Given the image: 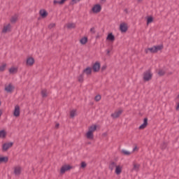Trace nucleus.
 Segmentation results:
<instances>
[{
	"mask_svg": "<svg viewBox=\"0 0 179 179\" xmlns=\"http://www.w3.org/2000/svg\"><path fill=\"white\" fill-rule=\"evenodd\" d=\"M71 169H72V166L69 165H64L60 169V173L61 174H65V172L71 170Z\"/></svg>",
	"mask_w": 179,
	"mask_h": 179,
	"instance_id": "6",
	"label": "nucleus"
},
{
	"mask_svg": "<svg viewBox=\"0 0 179 179\" xmlns=\"http://www.w3.org/2000/svg\"><path fill=\"white\" fill-rule=\"evenodd\" d=\"M60 2H61V1L54 0V1H53V5H57V4H58V5H62V3H60Z\"/></svg>",
	"mask_w": 179,
	"mask_h": 179,
	"instance_id": "36",
	"label": "nucleus"
},
{
	"mask_svg": "<svg viewBox=\"0 0 179 179\" xmlns=\"http://www.w3.org/2000/svg\"><path fill=\"white\" fill-rule=\"evenodd\" d=\"M96 129H97V126L96 125H92L89 128V131L92 132L93 134V132H94V131H96Z\"/></svg>",
	"mask_w": 179,
	"mask_h": 179,
	"instance_id": "22",
	"label": "nucleus"
},
{
	"mask_svg": "<svg viewBox=\"0 0 179 179\" xmlns=\"http://www.w3.org/2000/svg\"><path fill=\"white\" fill-rule=\"evenodd\" d=\"M106 38L107 40H109V41H114V40H115V37L113 34H109Z\"/></svg>",
	"mask_w": 179,
	"mask_h": 179,
	"instance_id": "20",
	"label": "nucleus"
},
{
	"mask_svg": "<svg viewBox=\"0 0 179 179\" xmlns=\"http://www.w3.org/2000/svg\"><path fill=\"white\" fill-rule=\"evenodd\" d=\"M59 124H56V125H55V128H59Z\"/></svg>",
	"mask_w": 179,
	"mask_h": 179,
	"instance_id": "46",
	"label": "nucleus"
},
{
	"mask_svg": "<svg viewBox=\"0 0 179 179\" xmlns=\"http://www.w3.org/2000/svg\"><path fill=\"white\" fill-rule=\"evenodd\" d=\"M153 76V74H152V71L150 70H148L145 72L143 73V80L145 82H149L152 79V77Z\"/></svg>",
	"mask_w": 179,
	"mask_h": 179,
	"instance_id": "2",
	"label": "nucleus"
},
{
	"mask_svg": "<svg viewBox=\"0 0 179 179\" xmlns=\"http://www.w3.org/2000/svg\"><path fill=\"white\" fill-rule=\"evenodd\" d=\"M166 73V71L163 70V69H159L158 71V75L159 76H163L164 74Z\"/></svg>",
	"mask_w": 179,
	"mask_h": 179,
	"instance_id": "30",
	"label": "nucleus"
},
{
	"mask_svg": "<svg viewBox=\"0 0 179 179\" xmlns=\"http://www.w3.org/2000/svg\"><path fill=\"white\" fill-rule=\"evenodd\" d=\"M87 164H86V162H81V167L82 169H85V167H86Z\"/></svg>",
	"mask_w": 179,
	"mask_h": 179,
	"instance_id": "39",
	"label": "nucleus"
},
{
	"mask_svg": "<svg viewBox=\"0 0 179 179\" xmlns=\"http://www.w3.org/2000/svg\"><path fill=\"white\" fill-rule=\"evenodd\" d=\"M100 62H95L93 66H92V69L94 71V72H99V71H100Z\"/></svg>",
	"mask_w": 179,
	"mask_h": 179,
	"instance_id": "9",
	"label": "nucleus"
},
{
	"mask_svg": "<svg viewBox=\"0 0 179 179\" xmlns=\"http://www.w3.org/2000/svg\"><path fill=\"white\" fill-rule=\"evenodd\" d=\"M9 72H10V73H16L17 72V68H16V67H11L9 69Z\"/></svg>",
	"mask_w": 179,
	"mask_h": 179,
	"instance_id": "24",
	"label": "nucleus"
},
{
	"mask_svg": "<svg viewBox=\"0 0 179 179\" xmlns=\"http://www.w3.org/2000/svg\"><path fill=\"white\" fill-rule=\"evenodd\" d=\"M139 167H141V165L138 164H134L132 171H139Z\"/></svg>",
	"mask_w": 179,
	"mask_h": 179,
	"instance_id": "18",
	"label": "nucleus"
},
{
	"mask_svg": "<svg viewBox=\"0 0 179 179\" xmlns=\"http://www.w3.org/2000/svg\"><path fill=\"white\" fill-rule=\"evenodd\" d=\"M101 11V6L99 5V4H96L95 6H94V7L92 8V12L94 13H99V12Z\"/></svg>",
	"mask_w": 179,
	"mask_h": 179,
	"instance_id": "7",
	"label": "nucleus"
},
{
	"mask_svg": "<svg viewBox=\"0 0 179 179\" xmlns=\"http://www.w3.org/2000/svg\"><path fill=\"white\" fill-rule=\"evenodd\" d=\"M6 92H7V93H11V92H13V86H12V84H9L8 86L5 87Z\"/></svg>",
	"mask_w": 179,
	"mask_h": 179,
	"instance_id": "14",
	"label": "nucleus"
},
{
	"mask_svg": "<svg viewBox=\"0 0 179 179\" xmlns=\"http://www.w3.org/2000/svg\"><path fill=\"white\" fill-rule=\"evenodd\" d=\"M123 112L124 110H122V109H119L118 110H116L115 113H112L110 117H112L113 119L118 118Z\"/></svg>",
	"mask_w": 179,
	"mask_h": 179,
	"instance_id": "4",
	"label": "nucleus"
},
{
	"mask_svg": "<svg viewBox=\"0 0 179 179\" xmlns=\"http://www.w3.org/2000/svg\"><path fill=\"white\" fill-rule=\"evenodd\" d=\"M161 50H163V45H159L153 46L152 48H149L145 50V52L148 54L149 51H150L152 53L155 54L158 51H161Z\"/></svg>",
	"mask_w": 179,
	"mask_h": 179,
	"instance_id": "1",
	"label": "nucleus"
},
{
	"mask_svg": "<svg viewBox=\"0 0 179 179\" xmlns=\"http://www.w3.org/2000/svg\"><path fill=\"white\" fill-rule=\"evenodd\" d=\"M0 106H1V102H0Z\"/></svg>",
	"mask_w": 179,
	"mask_h": 179,
	"instance_id": "54",
	"label": "nucleus"
},
{
	"mask_svg": "<svg viewBox=\"0 0 179 179\" xmlns=\"http://www.w3.org/2000/svg\"><path fill=\"white\" fill-rule=\"evenodd\" d=\"M121 152L123 155H124V156H129V155H131V152L127 150H122Z\"/></svg>",
	"mask_w": 179,
	"mask_h": 179,
	"instance_id": "27",
	"label": "nucleus"
},
{
	"mask_svg": "<svg viewBox=\"0 0 179 179\" xmlns=\"http://www.w3.org/2000/svg\"><path fill=\"white\" fill-rule=\"evenodd\" d=\"M176 110H179V103H178V106L176 107Z\"/></svg>",
	"mask_w": 179,
	"mask_h": 179,
	"instance_id": "47",
	"label": "nucleus"
},
{
	"mask_svg": "<svg viewBox=\"0 0 179 179\" xmlns=\"http://www.w3.org/2000/svg\"><path fill=\"white\" fill-rule=\"evenodd\" d=\"M21 173H22V168L20 166H15L14 168L15 176H20Z\"/></svg>",
	"mask_w": 179,
	"mask_h": 179,
	"instance_id": "12",
	"label": "nucleus"
},
{
	"mask_svg": "<svg viewBox=\"0 0 179 179\" xmlns=\"http://www.w3.org/2000/svg\"><path fill=\"white\" fill-rule=\"evenodd\" d=\"M6 136V132H5V130H1L0 138H5Z\"/></svg>",
	"mask_w": 179,
	"mask_h": 179,
	"instance_id": "29",
	"label": "nucleus"
},
{
	"mask_svg": "<svg viewBox=\"0 0 179 179\" xmlns=\"http://www.w3.org/2000/svg\"><path fill=\"white\" fill-rule=\"evenodd\" d=\"M66 27L67 29H75V27H76V25L75 24V23H68L66 24Z\"/></svg>",
	"mask_w": 179,
	"mask_h": 179,
	"instance_id": "21",
	"label": "nucleus"
},
{
	"mask_svg": "<svg viewBox=\"0 0 179 179\" xmlns=\"http://www.w3.org/2000/svg\"><path fill=\"white\" fill-rule=\"evenodd\" d=\"M14 117H19L20 115V107L19 106H15V110H14Z\"/></svg>",
	"mask_w": 179,
	"mask_h": 179,
	"instance_id": "10",
	"label": "nucleus"
},
{
	"mask_svg": "<svg viewBox=\"0 0 179 179\" xmlns=\"http://www.w3.org/2000/svg\"><path fill=\"white\" fill-rule=\"evenodd\" d=\"M12 146H13V143L12 142L4 143L2 146L3 152H6V150L10 149V148H12Z\"/></svg>",
	"mask_w": 179,
	"mask_h": 179,
	"instance_id": "5",
	"label": "nucleus"
},
{
	"mask_svg": "<svg viewBox=\"0 0 179 179\" xmlns=\"http://www.w3.org/2000/svg\"><path fill=\"white\" fill-rule=\"evenodd\" d=\"M152 22H153V17H148L147 19V24H149L150 23H152Z\"/></svg>",
	"mask_w": 179,
	"mask_h": 179,
	"instance_id": "33",
	"label": "nucleus"
},
{
	"mask_svg": "<svg viewBox=\"0 0 179 179\" xmlns=\"http://www.w3.org/2000/svg\"><path fill=\"white\" fill-rule=\"evenodd\" d=\"M138 2H141V1H143V0H138Z\"/></svg>",
	"mask_w": 179,
	"mask_h": 179,
	"instance_id": "51",
	"label": "nucleus"
},
{
	"mask_svg": "<svg viewBox=\"0 0 179 179\" xmlns=\"http://www.w3.org/2000/svg\"><path fill=\"white\" fill-rule=\"evenodd\" d=\"M78 2H80V0H72L71 4L75 5V3H78Z\"/></svg>",
	"mask_w": 179,
	"mask_h": 179,
	"instance_id": "38",
	"label": "nucleus"
},
{
	"mask_svg": "<svg viewBox=\"0 0 179 179\" xmlns=\"http://www.w3.org/2000/svg\"><path fill=\"white\" fill-rule=\"evenodd\" d=\"M106 68H107L106 66H103L101 67V71H106Z\"/></svg>",
	"mask_w": 179,
	"mask_h": 179,
	"instance_id": "44",
	"label": "nucleus"
},
{
	"mask_svg": "<svg viewBox=\"0 0 179 179\" xmlns=\"http://www.w3.org/2000/svg\"><path fill=\"white\" fill-rule=\"evenodd\" d=\"M78 82H80V83H82V82H83L84 78H83V73L80 75L78 78Z\"/></svg>",
	"mask_w": 179,
	"mask_h": 179,
	"instance_id": "31",
	"label": "nucleus"
},
{
	"mask_svg": "<svg viewBox=\"0 0 179 179\" xmlns=\"http://www.w3.org/2000/svg\"><path fill=\"white\" fill-rule=\"evenodd\" d=\"M122 171V167H121L120 166H116L115 173L117 176H120V174H121Z\"/></svg>",
	"mask_w": 179,
	"mask_h": 179,
	"instance_id": "16",
	"label": "nucleus"
},
{
	"mask_svg": "<svg viewBox=\"0 0 179 179\" xmlns=\"http://www.w3.org/2000/svg\"><path fill=\"white\" fill-rule=\"evenodd\" d=\"M106 55H110V50H106Z\"/></svg>",
	"mask_w": 179,
	"mask_h": 179,
	"instance_id": "45",
	"label": "nucleus"
},
{
	"mask_svg": "<svg viewBox=\"0 0 179 179\" xmlns=\"http://www.w3.org/2000/svg\"><path fill=\"white\" fill-rule=\"evenodd\" d=\"M39 13L42 17H46V16H48V15L47 11H45V10H41Z\"/></svg>",
	"mask_w": 179,
	"mask_h": 179,
	"instance_id": "19",
	"label": "nucleus"
},
{
	"mask_svg": "<svg viewBox=\"0 0 179 179\" xmlns=\"http://www.w3.org/2000/svg\"><path fill=\"white\" fill-rule=\"evenodd\" d=\"M85 73L87 76H90L92 75V68L91 67H87L83 71V74Z\"/></svg>",
	"mask_w": 179,
	"mask_h": 179,
	"instance_id": "11",
	"label": "nucleus"
},
{
	"mask_svg": "<svg viewBox=\"0 0 179 179\" xmlns=\"http://www.w3.org/2000/svg\"><path fill=\"white\" fill-rule=\"evenodd\" d=\"M148 127V118L145 117L143 121V124L140 125L139 129H145V127Z\"/></svg>",
	"mask_w": 179,
	"mask_h": 179,
	"instance_id": "15",
	"label": "nucleus"
},
{
	"mask_svg": "<svg viewBox=\"0 0 179 179\" xmlns=\"http://www.w3.org/2000/svg\"><path fill=\"white\" fill-rule=\"evenodd\" d=\"M120 29L122 33H125L128 30V25L123 22L120 24Z\"/></svg>",
	"mask_w": 179,
	"mask_h": 179,
	"instance_id": "8",
	"label": "nucleus"
},
{
	"mask_svg": "<svg viewBox=\"0 0 179 179\" xmlns=\"http://www.w3.org/2000/svg\"><path fill=\"white\" fill-rule=\"evenodd\" d=\"M12 31V25L8 24L7 25H4L2 29V33L3 34H6V33H9Z\"/></svg>",
	"mask_w": 179,
	"mask_h": 179,
	"instance_id": "3",
	"label": "nucleus"
},
{
	"mask_svg": "<svg viewBox=\"0 0 179 179\" xmlns=\"http://www.w3.org/2000/svg\"><path fill=\"white\" fill-rule=\"evenodd\" d=\"M178 99H179V94L178 95Z\"/></svg>",
	"mask_w": 179,
	"mask_h": 179,
	"instance_id": "52",
	"label": "nucleus"
},
{
	"mask_svg": "<svg viewBox=\"0 0 179 179\" xmlns=\"http://www.w3.org/2000/svg\"><path fill=\"white\" fill-rule=\"evenodd\" d=\"M86 136L87 139H93V133L88 131V132L86 134Z\"/></svg>",
	"mask_w": 179,
	"mask_h": 179,
	"instance_id": "26",
	"label": "nucleus"
},
{
	"mask_svg": "<svg viewBox=\"0 0 179 179\" xmlns=\"http://www.w3.org/2000/svg\"><path fill=\"white\" fill-rule=\"evenodd\" d=\"M2 115V111L0 110V117Z\"/></svg>",
	"mask_w": 179,
	"mask_h": 179,
	"instance_id": "50",
	"label": "nucleus"
},
{
	"mask_svg": "<svg viewBox=\"0 0 179 179\" xmlns=\"http://www.w3.org/2000/svg\"><path fill=\"white\" fill-rule=\"evenodd\" d=\"M137 148L135 147L134 149H133V152H135Z\"/></svg>",
	"mask_w": 179,
	"mask_h": 179,
	"instance_id": "48",
	"label": "nucleus"
},
{
	"mask_svg": "<svg viewBox=\"0 0 179 179\" xmlns=\"http://www.w3.org/2000/svg\"><path fill=\"white\" fill-rule=\"evenodd\" d=\"M101 1H106V0H101Z\"/></svg>",
	"mask_w": 179,
	"mask_h": 179,
	"instance_id": "53",
	"label": "nucleus"
},
{
	"mask_svg": "<svg viewBox=\"0 0 179 179\" xmlns=\"http://www.w3.org/2000/svg\"><path fill=\"white\" fill-rule=\"evenodd\" d=\"M124 12H126V13H128V9H125Z\"/></svg>",
	"mask_w": 179,
	"mask_h": 179,
	"instance_id": "49",
	"label": "nucleus"
},
{
	"mask_svg": "<svg viewBox=\"0 0 179 179\" xmlns=\"http://www.w3.org/2000/svg\"><path fill=\"white\" fill-rule=\"evenodd\" d=\"M117 167V164L114 162H110V164H109V169L110 170H111V171H113V170L114 169H115Z\"/></svg>",
	"mask_w": 179,
	"mask_h": 179,
	"instance_id": "17",
	"label": "nucleus"
},
{
	"mask_svg": "<svg viewBox=\"0 0 179 179\" xmlns=\"http://www.w3.org/2000/svg\"><path fill=\"white\" fill-rule=\"evenodd\" d=\"M90 31L91 33H93V34H94L96 33V31L94 30V27L91 28Z\"/></svg>",
	"mask_w": 179,
	"mask_h": 179,
	"instance_id": "41",
	"label": "nucleus"
},
{
	"mask_svg": "<svg viewBox=\"0 0 179 179\" xmlns=\"http://www.w3.org/2000/svg\"><path fill=\"white\" fill-rule=\"evenodd\" d=\"M166 146H167V144H166V143H164L163 145L162 146V149H166Z\"/></svg>",
	"mask_w": 179,
	"mask_h": 179,
	"instance_id": "42",
	"label": "nucleus"
},
{
	"mask_svg": "<svg viewBox=\"0 0 179 179\" xmlns=\"http://www.w3.org/2000/svg\"><path fill=\"white\" fill-rule=\"evenodd\" d=\"M49 29H52V27H55V24H50L49 26H48Z\"/></svg>",
	"mask_w": 179,
	"mask_h": 179,
	"instance_id": "40",
	"label": "nucleus"
},
{
	"mask_svg": "<svg viewBox=\"0 0 179 179\" xmlns=\"http://www.w3.org/2000/svg\"><path fill=\"white\" fill-rule=\"evenodd\" d=\"M17 20V17L13 16L10 19L11 23H15Z\"/></svg>",
	"mask_w": 179,
	"mask_h": 179,
	"instance_id": "34",
	"label": "nucleus"
},
{
	"mask_svg": "<svg viewBox=\"0 0 179 179\" xmlns=\"http://www.w3.org/2000/svg\"><path fill=\"white\" fill-rule=\"evenodd\" d=\"M5 68H6V64H3V65H1V66H0V71L2 72V71H5Z\"/></svg>",
	"mask_w": 179,
	"mask_h": 179,
	"instance_id": "35",
	"label": "nucleus"
},
{
	"mask_svg": "<svg viewBox=\"0 0 179 179\" xmlns=\"http://www.w3.org/2000/svg\"><path fill=\"white\" fill-rule=\"evenodd\" d=\"M34 59H33L32 57H29L27 59V65H28V66H31L32 65H34Z\"/></svg>",
	"mask_w": 179,
	"mask_h": 179,
	"instance_id": "13",
	"label": "nucleus"
},
{
	"mask_svg": "<svg viewBox=\"0 0 179 179\" xmlns=\"http://www.w3.org/2000/svg\"><path fill=\"white\" fill-rule=\"evenodd\" d=\"M80 44H83V45L86 44V43H87V37L82 38L80 40Z\"/></svg>",
	"mask_w": 179,
	"mask_h": 179,
	"instance_id": "23",
	"label": "nucleus"
},
{
	"mask_svg": "<svg viewBox=\"0 0 179 179\" xmlns=\"http://www.w3.org/2000/svg\"><path fill=\"white\" fill-rule=\"evenodd\" d=\"M6 162H8V157H0V163H6Z\"/></svg>",
	"mask_w": 179,
	"mask_h": 179,
	"instance_id": "25",
	"label": "nucleus"
},
{
	"mask_svg": "<svg viewBox=\"0 0 179 179\" xmlns=\"http://www.w3.org/2000/svg\"><path fill=\"white\" fill-rule=\"evenodd\" d=\"M100 100H101V96H100V95H96V96H95V101H100Z\"/></svg>",
	"mask_w": 179,
	"mask_h": 179,
	"instance_id": "37",
	"label": "nucleus"
},
{
	"mask_svg": "<svg viewBox=\"0 0 179 179\" xmlns=\"http://www.w3.org/2000/svg\"><path fill=\"white\" fill-rule=\"evenodd\" d=\"M66 1H68V0H61L60 3H62V5H64V3H65Z\"/></svg>",
	"mask_w": 179,
	"mask_h": 179,
	"instance_id": "43",
	"label": "nucleus"
},
{
	"mask_svg": "<svg viewBox=\"0 0 179 179\" xmlns=\"http://www.w3.org/2000/svg\"><path fill=\"white\" fill-rule=\"evenodd\" d=\"M42 97H47V90H43L41 91Z\"/></svg>",
	"mask_w": 179,
	"mask_h": 179,
	"instance_id": "32",
	"label": "nucleus"
},
{
	"mask_svg": "<svg viewBox=\"0 0 179 179\" xmlns=\"http://www.w3.org/2000/svg\"><path fill=\"white\" fill-rule=\"evenodd\" d=\"M76 115V110H72L70 112V117L71 118H73Z\"/></svg>",
	"mask_w": 179,
	"mask_h": 179,
	"instance_id": "28",
	"label": "nucleus"
}]
</instances>
